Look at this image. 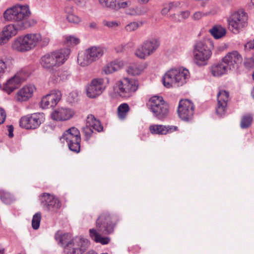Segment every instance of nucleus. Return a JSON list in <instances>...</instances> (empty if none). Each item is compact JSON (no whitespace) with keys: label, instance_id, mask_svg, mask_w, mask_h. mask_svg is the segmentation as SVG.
<instances>
[{"label":"nucleus","instance_id":"f257e3e1","mask_svg":"<svg viewBox=\"0 0 254 254\" xmlns=\"http://www.w3.org/2000/svg\"><path fill=\"white\" fill-rule=\"evenodd\" d=\"M31 13L27 5H17L7 9L3 13L4 18L7 21H13L15 25L9 24L5 26L2 31L10 39L15 36L18 30L26 29L35 23L27 20Z\"/></svg>","mask_w":254,"mask_h":254},{"label":"nucleus","instance_id":"f03ea898","mask_svg":"<svg viewBox=\"0 0 254 254\" xmlns=\"http://www.w3.org/2000/svg\"><path fill=\"white\" fill-rule=\"evenodd\" d=\"M69 54L70 50L68 48L46 54L41 58L40 64L44 68L53 70L63 64L67 59Z\"/></svg>","mask_w":254,"mask_h":254},{"label":"nucleus","instance_id":"7ed1b4c3","mask_svg":"<svg viewBox=\"0 0 254 254\" xmlns=\"http://www.w3.org/2000/svg\"><path fill=\"white\" fill-rule=\"evenodd\" d=\"M190 78V72L185 68H172L168 71L163 76L162 82L164 86L179 87L186 83Z\"/></svg>","mask_w":254,"mask_h":254},{"label":"nucleus","instance_id":"20e7f679","mask_svg":"<svg viewBox=\"0 0 254 254\" xmlns=\"http://www.w3.org/2000/svg\"><path fill=\"white\" fill-rule=\"evenodd\" d=\"M39 33L27 34L16 38L11 44L13 50L20 53H25L33 49L41 39Z\"/></svg>","mask_w":254,"mask_h":254},{"label":"nucleus","instance_id":"39448f33","mask_svg":"<svg viewBox=\"0 0 254 254\" xmlns=\"http://www.w3.org/2000/svg\"><path fill=\"white\" fill-rule=\"evenodd\" d=\"M209 41L206 40L196 41L193 45V55L195 63L202 66L207 64L211 56L212 52L208 47Z\"/></svg>","mask_w":254,"mask_h":254},{"label":"nucleus","instance_id":"423d86ee","mask_svg":"<svg viewBox=\"0 0 254 254\" xmlns=\"http://www.w3.org/2000/svg\"><path fill=\"white\" fill-rule=\"evenodd\" d=\"M248 16L243 10L235 11L227 18L228 28L233 33H239L247 26Z\"/></svg>","mask_w":254,"mask_h":254},{"label":"nucleus","instance_id":"0eeeda50","mask_svg":"<svg viewBox=\"0 0 254 254\" xmlns=\"http://www.w3.org/2000/svg\"><path fill=\"white\" fill-rule=\"evenodd\" d=\"M147 105L154 117L159 120H164L169 114V105L162 97L156 96L151 97L148 101Z\"/></svg>","mask_w":254,"mask_h":254},{"label":"nucleus","instance_id":"6e6552de","mask_svg":"<svg viewBox=\"0 0 254 254\" xmlns=\"http://www.w3.org/2000/svg\"><path fill=\"white\" fill-rule=\"evenodd\" d=\"M104 52L105 49L103 47H91L86 49L83 53L79 54L77 62L82 66H88L101 58Z\"/></svg>","mask_w":254,"mask_h":254},{"label":"nucleus","instance_id":"1a4fd4ad","mask_svg":"<svg viewBox=\"0 0 254 254\" xmlns=\"http://www.w3.org/2000/svg\"><path fill=\"white\" fill-rule=\"evenodd\" d=\"M138 87V82L133 78H124L116 83L115 89L121 96L129 97L135 92Z\"/></svg>","mask_w":254,"mask_h":254},{"label":"nucleus","instance_id":"9d476101","mask_svg":"<svg viewBox=\"0 0 254 254\" xmlns=\"http://www.w3.org/2000/svg\"><path fill=\"white\" fill-rule=\"evenodd\" d=\"M89 245L87 239L76 237L64 246V251L66 254H82L87 249Z\"/></svg>","mask_w":254,"mask_h":254},{"label":"nucleus","instance_id":"9b49d317","mask_svg":"<svg viewBox=\"0 0 254 254\" xmlns=\"http://www.w3.org/2000/svg\"><path fill=\"white\" fill-rule=\"evenodd\" d=\"M160 46V42L156 38H152L144 42L135 50V55L139 59H145L153 54Z\"/></svg>","mask_w":254,"mask_h":254},{"label":"nucleus","instance_id":"f8f14e48","mask_svg":"<svg viewBox=\"0 0 254 254\" xmlns=\"http://www.w3.org/2000/svg\"><path fill=\"white\" fill-rule=\"evenodd\" d=\"M115 225L113 216L107 212L102 213L96 221L98 230L105 235H109L113 233Z\"/></svg>","mask_w":254,"mask_h":254},{"label":"nucleus","instance_id":"ddd939ff","mask_svg":"<svg viewBox=\"0 0 254 254\" xmlns=\"http://www.w3.org/2000/svg\"><path fill=\"white\" fill-rule=\"evenodd\" d=\"M43 113H36L22 117L19 121L20 126L25 129H36L44 121Z\"/></svg>","mask_w":254,"mask_h":254},{"label":"nucleus","instance_id":"4468645a","mask_svg":"<svg viewBox=\"0 0 254 254\" xmlns=\"http://www.w3.org/2000/svg\"><path fill=\"white\" fill-rule=\"evenodd\" d=\"M93 129L98 132L103 130V127L99 120H97L92 115L87 116L86 121V125L82 128V133L84 140L88 141L94 133Z\"/></svg>","mask_w":254,"mask_h":254},{"label":"nucleus","instance_id":"2eb2a0df","mask_svg":"<svg viewBox=\"0 0 254 254\" xmlns=\"http://www.w3.org/2000/svg\"><path fill=\"white\" fill-rule=\"evenodd\" d=\"M178 113L182 120L187 122L190 121L194 114L193 104L188 99L180 100Z\"/></svg>","mask_w":254,"mask_h":254},{"label":"nucleus","instance_id":"dca6fc26","mask_svg":"<svg viewBox=\"0 0 254 254\" xmlns=\"http://www.w3.org/2000/svg\"><path fill=\"white\" fill-rule=\"evenodd\" d=\"M62 97L61 92L58 89L51 90L50 92L44 96L41 101V107L42 108H53L56 106Z\"/></svg>","mask_w":254,"mask_h":254},{"label":"nucleus","instance_id":"f3484780","mask_svg":"<svg viewBox=\"0 0 254 254\" xmlns=\"http://www.w3.org/2000/svg\"><path fill=\"white\" fill-rule=\"evenodd\" d=\"M40 199L41 203L48 211L55 212L61 206V203L59 198L49 193H43Z\"/></svg>","mask_w":254,"mask_h":254},{"label":"nucleus","instance_id":"a211bd4d","mask_svg":"<svg viewBox=\"0 0 254 254\" xmlns=\"http://www.w3.org/2000/svg\"><path fill=\"white\" fill-rule=\"evenodd\" d=\"M104 80L102 78L94 79L86 89L87 95L94 98L102 94L105 89Z\"/></svg>","mask_w":254,"mask_h":254},{"label":"nucleus","instance_id":"6ab92c4d","mask_svg":"<svg viewBox=\"0 0 254 254\" xmlns=\"http://www.w3.org/2000/svg\"><path fill=\"white\" fill-rule=\"evenodd\" d=\"M229 96V92L223 90H220L217 94V105L216 107V113L220 117H222L226 113Z\"/></svg>","mask_w":254,"mask_h":254},{"label":"nucleus","instance_id":"aec40b11","mask_svg":"<svg viewBox=\"0 0 254 254\" xmlns=\"http://www.w3.org/2000/svg\"><path fill=\"white\" fill-rule=\"evenodd\" d=\"M223 63L228 65L229 70L237 68L242 62L241 55L237 51L228 53L223 59Z\"/></svg>","mask_w":254,"mask_h":254},{"label":"nucleus","instance_id":"412c9836","mask_svg":"<svg viewBox=\"0 0 254 254\" xmlns=\"http://www.w3.org/2000/svg\"><path fill=\"white\" fill-rule=\"evenodd\" d=\"M26 79L25 75L22 72L16 73L13 76L9 79L5 85V90L8 94L18 88Z\"/></svg>","mask_w":254,"mask_h":254},{"label":"nucleus","instance_id":"4be33fe9","mask_svg":"<svg viewBox=\"0 0 254 254\" xmlns=\"http://www.w3.org/2000/svg\"><path fill=\"white\" fill-rule=\"evenodd\" d=\"M73 111L70 109L60 108L55 110L51 115V118L56 121L69 120L73 115Z\"/></svg>","mask_w":254,"mask_h":254},{"label":"nucleus","instance_id":"5701e85b","mask_svg":"<svg viewBox=\"0 0 254 254\" xmlns=\"http://www.w3.org/2000/svg\"><path fill=\"white\" fill-rule=\"evenodd\" d=\"M178 127L175 126H163L152 125L149 127V130L152 134L165 135L176 131Z\"/></svg>","mask_w":254,"mask_h":254},{"label":"nucleus","instance_id":"b1692460","mask_svg":"<svg viewBox=\"0 0 254 254\" xmlns=\"http://www.w3.org/2000/svg\"><path fill=\"white\" fill-rule=\"evenodd\" d=\"M35 89L36 88L33 85L29 84L24 86L17 93V100L19 102L27 101L32 97L33 93Z\"/></svg>","mask_w":254,"mask_h":254},{"label":"nucleus","instance_id":"393cba45","mask_svg":"<svg viewBox=\"0 0 254 254\" xmlns=\"http://www.w3.org/2000/svg\"><path fill=\"white\" fill-rule=\"evenodd\" d=\"M229 68L223 61L220 63L213 64L211 67L212 75L215 77H219L227 73Z\"/></svg>","mask_w":254,"mask_h":254},{"label":"nucleus","instance_id":"a878e982","mask_svg":"<svg viewBox=\"0 0 254 254\" xmlns=\"http://www.w3.org/2000/svg\"><path fill=\"white\" fill-rule=\"evenodd\" d=\"M78 138H81L79 131L77 128L72 127L64 132L61 137V140H66Z\"/></svg>","mask_w":254,"mask_h":254},{"label":"nucleus","instance_id":"bb28decb","mask_svg":"<svg viewBox=\"0 0 254 254\" xmlns=\"http://www.w3.org/2000/svg\"><path fill=\"white\" fill-rule=\"evenodd\" d=\"M145 64L136 63L130 65L127 69V72L128 74L137 75L140 74L146 68Z\"/></svg>","mask_w":254,"mask_h":254},{"label":"nucleus","instance_id":"cd10ccee","mask_svg":"<svg viewBox=\"0 0 254 254\" xmlns=\"http://www.w3.org/2000/svg\"><path fill=\"white\" fill-rule=\"evenodd\" d=\"M211 35L216 39L224 37L226 34V29L221 25H215L209 30Z\"/></svg>","mask_w":254,"mask_h":254},{"label":"nucleus","instance_id":"c85d7f7f","mask_svg":"<svg viewBox=\"0 0 254 254\" xmlns=\"http://www.w3.org/2000/svg\"><path fill=\"white\" fill-rule=\"evenodd\" d=\"M124 65L122 61L116 60L106 65L104 67V71L106 74L112 73L120 69Z\"/></svg>","mask_w":254,"mask_h":254},{"label":"nucleus","instance_id":"c756f323","mask_svg":"<svg viewBox=\"0 0 254 254\" xmlns=\"http://www.w3.org/2000/svg\"><path fill=\"white\" fill-rule=\"evenodd\" d=\"M91 238L96 243H101L102 245H106L110 242L109 237H103L99 234L96 230L92 229L89 230Z\"/></svg>","mask_w":254,"mask_h":254},{"label":"nucleus","instance_id":"7c9ffc66","mask_svg":"<svg viewBox=\"0 0 254 254\" xmlns=\"http://www.w3.org/2000/svg\"><path fill=\"white\" fill-rule=\"evenodd\" d=\"M12 61L8 59L0 60V79L12 67Z\"/></svg>","mask_w":254,"mask_h":254},{"label":"nucleus","instance_id":"2f4dec72","mask_svg":"<svg viewBox=\"0 0 254 254\" xmlns=\"http://www.w3.org/2000/svg\"><path fill=\"white\" fill-rule=\"evenodd\" d=\"M64 11L67 14L66 19L69 22L74 24H78L80 22L81 18L73 13V7L72 6H66Z\"/></svg>","mask_w":254,"mask_h":254},{"label":"nucleus","instance_id":"473e14b6","mask_svg":"<svg viewBox=\"0 0 254 254\" xmlns=\"http://www.w3.org/2000/svg\"><path fill=\"white\" fill-rule=\"evenodd\" d=\"M55 237L56 241L62 246H64V245L66 246L68 242H72V240H70L71 236L68 233L62 234L60 232H58L55 234Z\"/></svg>","mask_w":254,"mask_h":254},{"label":"nucleus","instance_id":"72a5a7b5","mask_svg":"<svg viewBox=\"0 0 254 254\" xmlns=\"http://www.w3.org/2000/svg\"><path fill=\"white\" fill-rule=\"evenodd\" d=\"M190 15V12L189 10L182 11L178 14H173L170 16L171 19L176 22H181L188 19Z\"/></svg>","mask_w":254,"mask_h":254},{"label":"nucleus","instance_id":"f704fd0d","mask_svg":"<svg viewBox=\"0 0 254 254\" xmlns=\"http://www.w3.org/2000/svg\"><path fill=\"white\" fill-rule=\"evenodd\" d=\"M0 199L6 204H10L15 201L13 195L4 190H0Z\"/></svg>","mask_w":254,"mask_h":254},{"label":"nucleus","instance_id":"c9c22d12","mask_svg":"<svg viewBox=\"0 0 254 254\" xmlns=\"http://www.w3.org/2000/svg\"><path fill=\"white\" fill-rule=\"evenodd\" d=\"M147 11L144 7L136 6L127 9L126 13L130 16L141 15L145 14Z\"/></svg>","mask_w":254,"mask_h":254},{"label":"nucleus","instance_id":"e433bc0d","mask_svg":"<svg viewBox=\"0 0 254 254\" xmlns=\"http://www.w3.org/2000/svg\"><path fill=\"white\" fill-rule=\"evenodd\" d=\"M69 149L74 152L78 153L80 149L81 138L65 140Z\"/></svg>","mask_w":254,"mask_h":254},{"label":"nucleus","instance_id":"4c0bfd02","mask_svg":"<svg viewBox=\"0 0 254 254\" xmlns=\"http://www.w3.org/2000/svg\"><path fill=\"white\" fill-rule=\"evenodd\" d=\"M129 110V106L127 103H123L118 108V115L120 120H124L126 118Z\"/></svg>","mask_w":254,"mask_h":254},{"label":"nucleus","instance_id":"58836bf2","mask_svg":"<svg viewBox=\"0 0 254 254\" xmlns=\"http://www.w3.org/2000/svg\"><path fill=\"white\" fill-rule=\"evenodd\" d=\"M253 121V116L251 114L244 115L241 119L240 127L242 129L249 127Z\"/></svg>","mask_w":254,"mask_h":254},{"label":"nucleus","instance_id":"ea45409f","mask_svg":"<svg viewBox=\"0 0 254 254\" xmlns=\"http://www.w3.org/2000/svg\"><path fill=\"white\" fill-rule=\"evenodd\" d=\"M41 219V214L40 212H37L33 215L32 220V226L34 229L37 230L39 228Z\"/></svg>","mask_w":254,"mask_h":254},{"label":"nucleus","instance_id":"a19ab883","mask_svg":"<svg viewBox=\"0 0 254 254\" xmlns=\"http://www.w3.org/2000/svg\"><path fill=\"white\" fill-rule=\"evenodd\" d=\"M216 11L213 10H210L204 13L200 11H196L193 14L192 19L194 20H198L203 16H206L210 15H214Z\"/></svg>","mask_w":254,"mask_h":254},{"label":"nucleus","instance_id":"79ce46f5","mask_svg":"<svg viewBox=\"0 0 254 254\" xmlns=\"http://www.w3.org/2000/svg\"><path fill=\"white\" fill-rule=\"evenodd\" d=\"M142 25V22H132L128 24L125 27L127 31L131 32L137 29Z\"/></svg>","mask_w":254,"mask_h":254},{"label":"nucleus","instance_id":"37998d69","mask_svg":"<svg viewBox=\"0 0 254 254\" xmlns=\"http://www.w3.org/2000/svg\"><path fill=\"white\" fill-rule=\"evenodd\" d=\"M66 43L68 45L74 46L79 43V39L75 37L72 36H67L65 38Z\"/></svg>","mask_w":254,"mask_h":254},{"label":"nucleus","instance_id":"c03bdc74","mask_svg":"<svg viewBox=\"0 0 254 254\" xmlns=\"http://www.w3.org/2000/svg\"><path fill=\"white\" fill-rule=\"evenodd\" d=\"M118 3H116V0H107L106 7L117 10Z\"/></svg>","mask_w":254,"mask_h":254},{"label":"nucleus","instance_id":"a18cd8bd","mask_svg":"<svg viewBox=\"0 0 254 254\" xmlns=\"http://www.w3.org/2000/svg\"><path fill=\"white\" fill-rule=\"evenodd\" d=\"M52 78L55 80L56 82H60L64 80V78L62 76V73L60 71H56L53 75Z\"/></svg>","mask_w":254,"mask_h":254},{"label":"nucleus","instance_id":"49530a36","mask_svg":"<svg viewBox=\"0 0 254 254\" xmlns=\"http://www.w3.org/2000/svg\"><path fill=\"white\" fill-rule=\"evenodd\" d=\"M9 40V39L1 31L0 33V46L5 44Z\"/></svg>","mask_w":254,"mask_h":254},{"label":"nucleus","instance_id":"de8ad7c7","mask_svg":"<svg viewBox=\"0 0 254 254\" xmlns=\"http://www.w3.org/2000/svg\"><path fill=\"white\" fill-rule=\"evenodd\" d=\"M131 4V2L130 0L118 2L117 10L121 8H125Z\"/></svg>","mask_w":254,"mask_h":254},{"label":"nucleus","instance_id":"09e8293b","mask_svg":"<svg viewBox=\"0 0 254 254\" xmlns=\"http://www.w3.org/2000/svg\"><path fill=\"white\" fill-rule=\"evenodd\" d=\"M244 65L247 68H251L254 66V58L247 59L244 62Z\"/></svg>","mask_w":254,"mask_h":254},{"label":"nucleus","instance_id":"8fccbe9b","mask_svg":"<svg viewBox=\"0 0 254 254\" xmlns=\"http://www.w3.org/2000/svg\"><path fill=\"white\" fill-rule=\"evenodd\" d=\"M40 36L41 39L38 42V44H40L42 47L46 46L49 42V38H47V37L42 38V36L40 34Z\"/></svg>","mask_w":254,"mask_h":254},{"label":"nucleus","instance_id":"3c124183","mask_svg":"<svg viewBox=\"0 0 254 254\" xmlns=\"http://www.w3.org/2000/svg\"><path fill=\"white\" fill-rule=\"evenodd\" d=\"M6 115L5 111L0 108V125L3 124L5 120Z\"/></svg>","mask_w":254,"mask_h":254},{"label":"nucleus","instance_id":"603ef678","mask_svg":"<svg viewBox=\"0 0 254 254\" xmlns=\"http://www.w3.org/2000/svg\"><path fill=\"white\" fill-rule=\"evenodd\" d=\"M172 9V8L171 7L169 3H168V4H166L165 5H164L163 8L161 10V14L162 15H166Z\"/></svg>","mask_w":254,"mask_h":254},{"label":"nucleus","instance_id":"864d4df0","mask_svg":"<svg viewBox=\"0 0 254 254\" xmlns=\"http://www.w3.org/2000/svg\"><path fill=\"white\" fill-rule=\"evenodd\" d=\"M245 48L246 50H251L254 48V39L250 41L245 45Z\"/></svg>","mask_w":254,"mask_h":254},{"label":"nucleus","instance_id":"5fc2aeb1","mask_svg":"<svg viewBox=\"0 0 254 254\" xmlns=\"http://www.w3.org/2000/svg\"><path fill=\"white\" fill-rule=\"evenodd\" d=\"M126 45L121 44L116 48V50L117 53L123 52L125 49Z\"/></svg>","mask_w":254,"mask_h":254},{"label":"nucleus","instance_id":"6e6d98bb","mask_svg":"<svg viewBox=\"0 0 254 254\" xmlns=\"http://www.w3.org/2000/svg\"><path fill=\"white\" fill-rule=\"evenodd\" d=\"M105 25L109 27H114L117 26L118 24L115 21H108L106 23Z\"/></svg>","mask_w":254,"mask_h":254},{"label":"nucleus","instance_id":"4d7b16f0","mask_svg":"<svg viewBox=\"0 0 254 254\" xmlns=\"http://www.w3.org/2000/svg\"><path fill=\"white\" fill-rule=\"evenodd\" d=\"M13 127L12 125L8 126V136L9 137L13 136Z\"/></svg>","mask_w":254,"mask_h":254},{"label":"nucleus","instance_id":"13d9d810","mask_svg":"<svg viewBox=\"0 0 254 254\" xmlns=\"http://www.w3.org/2000/svg\"><path fill=\"white\" fill-rule=\"evenodd\" d=\"M169 4L171 6L172 8L174 7H178L180 5V2L179 1H174L169 3Z\"/></svg>","mask_w":254,"mask_h":254},{"label":"nucleus","instance_id":"bf43d9fd","mask_svg":"<svg viewBox=\"0 0 254 254\" xmlns=\"http://www.w3.org/2000/svg\"><path fill=\"white\" fill-rule=\"evenodd\" d=\"M98 1L102 7H106L107 0H98Z\"/></svg>","mask_w":254,"mask_h":254},{"label":"nucleus","instance_id":"052dcab7","mask_svg":"<svg viewBox=\"0 0 254 254\" xmlns=\"http://www.w3.org/2000/svg\"><path fill=\"white\" fill-rule=\"evenodd\" d=\"M89 27L91 28L94 29L96 27V23L95 22H91L89 24Z\"/></svg>","mask_w":254,"mask_h":254},{"label":"nucleus","instance_id":"680f3d73","mask_svg":"<svg viewBox=\"0 0 254 254\" xmlns=\"http://www.w3.org/2000/svg\"><path fill=\"white\" fill-rule=\"evenodd\" d=\"M139 2L143 3V4H146L148 3L149 1V0H137Z\"/></svg>","mask_w":254,"mask_h":254},{"label":"nucleus","instance_id":"e2e57ef3","mask_svg":"<svg viewBox=\"0 0 254 254\" xmlns=\"http://www.w3.org/2000/svg\"><path fill=\"white\" fill-rule=\"evenodd\" d=\"M87 254H97L94 251H90L88 252V253Z\"/></svg>","mask_w":254,"mask_h":254},{"label":"nucleus","instance_id":"0e129e2a","mask_svg":"<svg viewBox=\"0 0 254 254\" xmlns=\"http://www.w3.org/2000/svg\"><path fill=\"white\" fill-rule=\"evenodd\" d=\"M4 253V249L0 246V254Z\"/></svg>","mask_w":254,"mask_h":254},{"label":"nucleus","instance_id":"69168bd1","mask_svg":"<svg viewBox=\"0 0 254 254\" xmlns=\"http://www.w3.org/2000/svg\"><path fill=\"white\" fill-rule=\"evenodd\" d=\"M251 3L254 6V0H251Z\"/></svg>","mask_w":254,"mask_h":254},{"label":"nucleus","instance_id":"338daca9","mask_svg":"<svg viewBox=\"0 0 254 254\" xmlns=\"http://www.w3.org/2000/svg\"><path fill=\"white\" fill-rule=\"evenodd\" d=\"M253 78H254V74H253Z\"/></svg>","mask_w":254,"mask_h":254}]
</instances>
